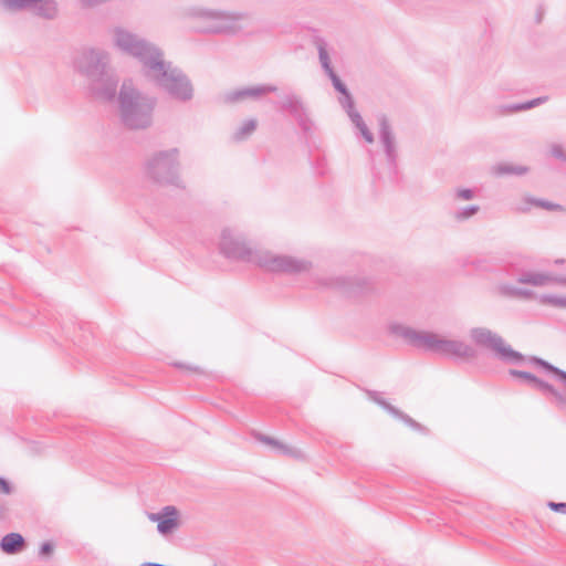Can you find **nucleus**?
Here are the masks:
<instances>
[{"label": "nucleus", "mask_w": 566, "mask_h": 566, "mask_svg": "<svg viewBox=\"0 0 566 566\" xmlns=\"http://www.w3.org/2000/svg\"><path fill=\"white\" fill-rule=\"evenodd\" d=\"M259 440L264 442V443L273 446L274 448H276L283 454H289V455H293V457H298L300 455V451L293 450V449L282 444V443H280L277 440H275L273 438H270V437L261 434L259 437Z\"/></svg>", "instance_id": "25"}, {"label": "nucleus", "mask_w": 566, "mask_h": 566, "mask_svg": "<svg viewBox=\"0 0 566 566\" xmlns=\"http://www.w3.org/2000/svg\"><path fill=\"white\" fill-rule=\"evenodd\" d=\"M179 149L170 148L154 153L144 164L148 179L158 185L182 187L179 177Z\"/></svg>", "instance_id": "7"}, {"label": "nucleus", "mask_w": 566, "mask_h": 566, "mask_svg": "<svg viewBox=\"0 0 566 566\" xmlns=\"http://www.w3.org/2000/svg\"><path fill=\"white\" fill-rule=\"evenodd\" d=\"M184 15L196 23V31L203 34L234 36L243 30L247 14L240 11L211 9L201 6L187 8Z\"/></svg>", "instance_id": "5"}, {"label": "nucleus", "mask_w": 566, "mask_h": 566, "mask_svg": "<svg viewBox=\"0 0 566 566\" xmlns=\"http://www.w3.org/2000/svg\"><path fill=\"white\" fill-rule=\"evenodd\" d=\"M119 115L130 129H145L153 123L156 98L138 91L132 80H125L118 94Z\"/></svg>", "instance_id": "6"}, {"label": "nucleus", "mask_w": 566, "mask_h": 566, "mask_svg": "<svg viewBox=\"0 0 566 566\" xmlns=\"http://www.w3.org/2000/svg\"><path fill=\"white\" fill-rule=\"evenodd\" d=\"M470 337L476 346L491 350L505 364H521L524 360L520 352L513 349L499 334L486 327L471 328Z\"/></svg>", "instance_id": "8"}, {"label": "nucleus", "mask_w": 566, "mask_h": 566, "mask_svg": "<svg viewBox=\"0 0 566 566\" xmlns=\"http://www.w3.org/2000/svg\"><path fill=\"white\" fill-rule=\"evenodd\" d=\"M3 9L9 11H22L28 10L31 0H0Z\"/></svg>", "instance_id": "27"}, {"label": "nucleus", "mask_w": 566, "mask_h": 566, "mask_svg": "<svg viewBox=\"0 0 566 566\" xmlns=\"http://www.w3.org/2000/svg\"><path fill=\"white\" fill-rule=\"evenodd\" d=\"M530 361L542 367L546 373H549L554 376V378L560 384L562 388L565 390V394L559 392L557 389H555L551 384L547 381H544L536 377V380L533 381V386L536 387L538 390H541L545 395H552L556 399V402L559 406L566 405V371L553 366L548 361L532 356L530 358Z\"/></svg>", "instance_id": "10"}, {"label": "nucleus", "mask_w": 566, "mask_h": 566, "mask_svg": "<svg viewBox=\"0 0 566 566\" xmlns=\"http://www.w3.org/2000/svg\"><path fill=\"white\" fill-rule=\"evenodd\" d=\"M347 115L349 116L353 124L356 126V128L359 130L364 139L371 144L374 142V136L371 132L368 129L367 125L363 120L360 114L353 107L346 109Z\"/></svg>", "instance_id": "21"}, {"label": "nucleus", "mask_w": 566, "mask_h": 566, "mask_svg": "<svg viewBox=\"0 0 566 566\" xmlns=\"http://www.w3.org/2000/svg\"><path fill=\"white\" fill-rule=\"evenodd\" d=\"M256 128L255 119H247L244 120L233 133L232 138L237 142L244 140L248 138Z\"/></svg>", "instance_id": "24"}, {"label": "nucleus", "mask_w": 566, "mask_h": 566, "mask_svg": "<svg viewBox=\"0 0 566 566\" xmlns=\"http://www.w3.org/2000/svg\"><path fill=\"white\" fill-rule=\"evenodd\" d=\"M391 335L403 338L409 345L440 355L457 358H472L475 350L472 346L460 339H448L433 332L416 331L400 323L388 326Z\"/></svg>", "instance_id": "4"}, {"label": "nucleus", "mask_w": 566, "mask_h": 566, "mask_svg": "<svg viewBox=\"0 0 566 566\" xmlns=\"http://www.w3.org/2000/svg\"><path fill=\"white\" fill-rule=\"evenodd\" d=\"M219 250L227 259L251 262L272 273L300 274L312 268V263L302 258L254 250L242 233L231 228L221 231Z\"/></svg>", "instance_id": "2"}, {"label": "nucleus", "mask_w": 566, "mask_h": 566, "mask_svg": "<svg viewBox=\"0 0 566 566\" xmlns=\"http://www.w3.org/2000/svg\"><path fill=\"white\" fill-rule=\"evenodd\" d=\"M304 138L310 140L314 137L317 126L315 122L312 119L308 109H306L303 114L295 118Z\"/></svg>", "instance_id": "20"}, {"label": "nucleus", "mask_w": 566, "mask_h": 566, "mask_svg": "<svg viewBox=\"0 0 566 566\" xmlns=\"http://www.w3.org/2000/svg\"><path fill=\"white\" fill-rule=\"evenodd\" d=\"M455 198L461 200H471L474 198V191L472 189H457Z\"/></svg>", "instance_id": "32"}, {"label": "nucleus", "mask_w": 566, "mask_h": 566, "mask_svg": "<svg viewBox=\"0 0 566 566\" xmlns=\"http://www.w3.org/2000/svg\"><path fill=\"white\" fill-rule=\"evenodd\" d=\"M493 174L496 176L516 175L522 176L527 172V167L522 165H514L510 163L497 164L492 168Z\"/></svg>", "instance_id": "22"}, {"label": "nucleus", "mask_w": 566, "mask_h": 566, "mask_svg": "<svg viewBox=\"0 0 566 566\" xmlns=\"http://www.w3.org/2000/svg\"><path fill=\"white\" fill-rule=\"evenodd\" d=\"M317 286L338 290L348 296H356L369 290V282L361 277L322 276L317 279Z\"/></svg>", "instance_id": "11"}, {"label": "nucleus", "mask_w": 566, "mask_h": 566, "mask_svg": "<svg viewBox=\"0 0 566 566\" xmlns=\"http://www.w3.org/2000/svg\"><path fill=\"white\" fill-rule=\"evenodd\" d=\"M178 516V510L172 505L164 506L159 512L148 514L151 522H157V531L161 535L171 534L179 526Z\"/></svg>", "instance_id": "12"}, {"label": "nucleus", "mask_w": 566, "mask_h": 566, "mask_svg": "<svg viewBox=\"0 0 566 566\" xmlns=\"http://www.w3.org/2000/svg\"><path fill=\"white\" fill-rule=\"evenodd\" d=\"M379 138L384 146L388 164L394 167L396 163L395 139L389 122L385 115L379 116Z\"/></svg>", "instance_id": "14"}, {"label": "nucleus", "mask_w": 566, "mask_h": 566, "mask_svg": "<svg viewBox=\"0 0 566 566\" xmlns=\"http://www.w3.org/2000/svg\"><path fill=\"white\" fill-rule=\"evenodd\" d=\"M112 41L116 50L138 61L144 75L172 98L180 102L192 98L190 80L179 67L165 60L164 51L156 43L120 25L112 29Z\"/></svg>", "instance_id": "1"}, {"label": "nucleus", "mask_w": 566, "mask_h": 566, "mask_svg": "<svg viewBox=\"0 0 566 566\" xmlns=\"http://www.w3.org/2000/svg\"><path fill=\"white\" fill-rule=\"evenodd\" d=\"M369 397L370 399L376 402L377 405H379L380 407H382L388 413H390L392 417L395 418H398L400 419L401 421H403L407 426H409L410 428L415 429V430H418V431H423V427L415 421L412 418H410L408 415L401 412L399 409H397L396 407H394L392 405H390L389 402H387L386 400H384L378 392L376 391H370L369 392Z\"/></svg>", "instance_id": "15"}, {"label": "nucleus", "mask_w": 566, "mask_h": 566, "mask_svg": "<svg viewBox=\"0 0 566 566\" xmlns=\"http://www.w3.org/2000/svg\"><path fill=\"white\" fill-rule=\"evenodd\" d=\"M541 302L559 308H566V296H558L555 294H543L539 297Z\"/></svg>", "instance_id": "28"}, {"label": "nucleus", "mask_w": 566, "mask_h": 566, "mask_svg": "<svg viewBox=\"0 0 566 566\" xmlns=\"http://www.w3.org/2000/svg\"><path fill=\"white\" fill-rule=\"evenodd\" d=\"M499 292L501 295L506 297H516L517 295V289L516 286L509 284V283H502L499 285Z\"/></svg>", "instance_id": "30"}, {"label": "nucleus", "mask_w": 566, "mask_h": 566, "mask_svg": "<svg viewBox=\"0 0 566 566\" xmlns=\"http://www.w3.org/2000/svg\"><path fill=\"white\" fill-rule=\"evenodd\" d=\"M510 375L513 376V377H517V378H522L524 380H527L531 384H533V381L536 380V376L531 374V373H528V371L511 369L510 370Z\"/></svg>", "instance_id": "31"}, {"label": "nucleus", "mask_w": 566, "mask_h": 566, "mask_svg": "<svg viewBox=\"0 0 566 566\" xmlns=\"http://www.w3.org/2000/svg\"><path fill=\"white\" fill-rule=\"evenodd\" d=\"M526 206L525 207H518L517 210L518 211H527L532 206H535V207H538V208H542V209H545V210H548V211H554V210H560L562 207L557 203H553L551 201H547V200H544V199H536V198H532V197H526L524 199Z\"/></svg>", "instance_id": "23"}, {"label": "nucleus", "mask_w": 566, "mask_h": 566, "mask_svg": "<svg viewBox=\"0 0 566 566\" xmlns=\"http://www.w3.org/2000/svg\"><path fill=\"white\" fill-rule=\"evenodd\" d=\"M553 274L549 272L526 271L520 274L517 282L533 286H545L552 283Z\"/></svg>", "instance_id": "18"}, {"label": "nucleus", "mask_w": 566, "mask_h": 566, "mask_svg": "<svg viewBox=\"0 0 566 566\" xmlns=\"http://www.w3.org/2000/svg\"><path fill=\"white\" fill-rule=\"evenodd\" d=\"M73 67L86 78L87 88L95 98L111 102L116 97L118 78L111 70V54L106 50L83 49L74 57Z\"/></svg>", "instance_id": "3"}, {"label": "nucleus", "mask_w": 566, "mask_h": 566, "mask_svg": "<svg viewBox=\"0 0 566 566\" xmlns=\"http://www.w3.org/2000/svg\"><path fill=\"white\" fill-rule=\"evenodd\" d=\"M277 90L274 85H256L251 87H242L231 92H228L223 95V101L226 103H237L245 98L256 99L264 94L273 93Z\"/></svg>", "instance_id": "13"}, {"label": "nucleus", "mask_w": 566, "mask_h": 566, "mask_svg": "<svg viewBox=\"0 0 566 566\" xmlns=\"http://www.w3.org/2000/svg\"><path fill=\"white\" fill-rule=\"evenodd\" d=\"M555 264H563L564 263V260L563 259H556L554 261Z\"/></svg>", "instance_id": "39"}, {"label": "nucleus", "mask_w": 566, "mask_h": 566, "mask_svg": "<svg viewBox=\"0 0 566 566\" xmlns=\"http://www.w3.org/2000/svg\"><path fill=\"white\" fill-rule=\"evenodd\" d=\"M314 44L317 49L318 60L322 69L332 81L334 88L342 94L339 103L342 104L345 111L348 108H353L354 102L346 85L340 81V78L332 67L331 57L327 50V42L325 41V39L321 36H315Z\"/></svg>", "instance_id": "9"}, {"label": "nucleus", "mask_w": 566, "mask_h": 566, "mask_svg": "<svg viewBox=\"0 0 566 566\" xmlns=\"http://www.w3.org/2000/svg\"><path fill=\"white\" fill-rule=\"evenodd\" d=\"M0 493L2 494H10L11 493V485L10 483L0 476Z\"/></svg>", "instance_id": "37"}, {"label": "nucleus", "mask_w": 566, "mask_h": 566, "mask_svg": "<svg viewBox=\"0 0 566 566\" xmlns=\"http://www.w3.org/2000/svg\"><path fill=\"white\" fill-rule=\"evenodd\" d=\"M189 370H197V368L187 367Z\"/></svg>", "instance_id": "41"}, {"label": "nucleus", "mask_w": 566, "mask_h": 566, "mask_svg": "<svg viewBox=\"0 0 566 566\" xmlns=\"http://www.w3.org/2000/svg\"><path fill=\"white\" fill-rule=\"evenodd\" d=\"M548 506L552 511L566 514V503L565 502H549Z\"/></svg>", "instance_id": "34"}, {"label": "nucleus", "mask_w": 566, "mask_h": 566, "mask_svg": "<svg viewBox=\"0 0 566 566\" xmlns=\"http://www.w3.org/2000/svg\"><path fill=\"white\" fill-rule=\"evenodd\" d=\"M480 207L478 205H470L468 207L457 209L453 213V217L457 221H465L478 213Z\"/></svg>", "instance_id": "26"}, {"label": "nucleus", "mask_w": 566, "mask_h": 566, "mask_svg": "<svg viewBox=\"0 0 566 566\" xmlns=\"http://www.w3.org/2000/svg\"><path fill=\"white\" fill-rule=\"evenodd\" d=\"M533 296H534V292L533 291L527 290V289H522V287L517 289L516 297H520V298H532Z\"/></svg>", "instance_id": "36"}, {"label": "nucleus", "mask_w": 566, "mask_h": 566, "mask_svg": "<svg viewBox=\"0 0 566 566\" xmlns=\"http://www.w3.org/2000/svg\"><path fill=\"white\" fill-rule=\"evenodd\" d=\"M28 10L44 20H54L59 15V4L55 0H31Z\"/></svg>", "instance_id": "16"}, {"label": "nucleus", "mask_w": 566, "mask_h": 566, "mask_svg": "<svg viewBox=\"0 0 566 566\" xmlns=\"http://www.w3.org/2000/svg\"><path fill=\"white\" fill-rule=\"evenodd\" d=\"M25 545L24 537L19 533H9L1 539L0 547L6 554H17L23 549Z\"/></svg>", "instance_id": "19"}, {"label": "nucleus", "mask_w": 566, "mask_h": 566, "mask_svg": "<svg viewBox=\"0 0 566 566\" xmlns=\"http://www.w3.org/2000/svg\"><path fill=\"white\" fill-rule=\"evenodd\" d=\"M551 153L555 158L566 163V153L564 151L560 145H553L551 148Z\"/></svg>", "instance_id": "33"}, {"label": "nucleus", "mask_w": 566, "mask_h": 566, "mask_svg": "<svg viewBox=\"0 0 566 566\" xmlns=\"http://www.w3.org/2000/svg\"><path fill=\"white\" fill-rule=\"evenodd\" d=\"M280 107L287 111L294 119L308 109L303 99L294 93L285 94L280 102Z\"/></svg>", "instance_id": "17"}, {"label": "nucleus", "mask_w": 566, "mask_h": 566, "mask_svg": "<svg viewBox=\"0 0 566 566\" xmlns=\"http://www.w3.org/2000/svg\"><path fill=\"white\" fill-rule=\"evenodd\" d=\"M176 366H177V367H179V368H184V367H186V366H185V365H182V364H176Z\"/></svg>", "instance_id": "40"}, {"label": "nucleus", "mask_w": 566, "mask_h": 566, "mask_svg": "<svg viewBox=\"0 0 566 566\" xmlns=\"http://www.w3.org/2000/svg\"><path fill=\"white\" fill-rule=\"evenodd\" d=\"M53 552V545L50 542H44L39 551L40 556H49Z\"/></svg>", "instance_id": "35"}, {"label": "nucleus", "mask_w": 566, "mask_h": 566, "mask_svg": "<svg viewBox=\"0 0 566 566\" xmlns=\"http://www.w3.org/2000/svg\"><path fill=\"white\" fill-rule=\"evenodd\" d=\"M552 283H556V284L566 286V275H554L553 274Z\"/></svg>", "instance_id": "38"}, {"label": "nucleus", "mask_w": 566, "mask_h": 566, "mask_svg": "<svg viewBox=\"0 0 566 566\" xmlns=\"http://www.w3.org/2000/svg\"><path fill=\"white\" fill-rule=\"evenodd\" d=\"M547 97H537L525 103L514 104L509 107L512 112L526 111L543 104Z\"/></svg>", "instance_id": "29"}]
</instances>
